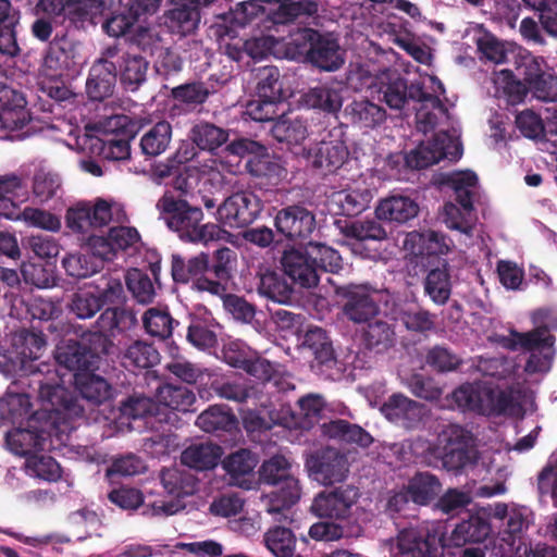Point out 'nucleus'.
<instances>
[{
  "mask_svg": "<svg viewBox=\"0 0 557 557\" xmlns=\"http://www.w3.org/2000/svg\"><path fill=\"white\" fill-rule=\"evenodd\" d=\"M277 24L273 23V26ZM274 32H278L276 27L269 29V34L252 37L244 41L245 51L247 54L256 60L265 59L269 55H273L277 59H292L295 55V51L289 49V41H286L283 37H276Z\"/></svg>",
  "mask_w": 557,
  "mask_h": 557,
  "instance_id": "obj_31",
  "label": "nucleus"
},
{
  "mask_svg": "<svg viewBox=\"0 0 557 557\" xmlns=\"http://www.w3.org/2000/svg\"><path fill=\"white\" fill-rule=\"evenodd\" d=\"M24 95L8 85V76L0 69V139L20 138L14 132L21 131L28 125L25 134L30 132H48L67 129L69 135L75 136V129L72 125L60 122L47 126H36L32 117Z\"/></svg>",
  "mask_w": 557,
  "mask_h": 557,
  "instance_id": "obj_6",
  "label": "nucleus"
},
{
  "mask_svg": "<svg viewBox=\"0 0 557 557\" xmlns=\"http://www.w3.org/2000/svg\"><path fill=\"white\" fill-rule=\"evenodd\" d=\"M261 210V199L252 191L243 190L228 196L216 208L214 216L219 223L238 228L252 223Z\"/></svg>",
  "mask_w": 557,
  "mask_h": 557,
  "instance_id": "obj_14",
  "label": "nucleus"
},
{
  "mask_svg": "<svg viewBox=\"0 0 557 557\" xmlns=\"http://www.w3.org/2000/svg\"><path fill=\"white\" fill-rule=\"evenodd\" d=\"M91 368H86L83 371H78L77 373L67 374V380H65V375H60L58 372H49L46 380L55 374L58 375L55 380H50L53 385L61 386L65 392V399L69 403H75L81 406L82 412L78 417L73 419V425L76 426V419L81 418L84 412L83 406L79 404V400L74 397L65 387V383L74 382L76 388L81 393L82 397L88 401L95 404H101L104 400L109 399L111 396V386L109 383L100 375L95 374Z\"/></svg>",
  "mask_w": 557,
  "mask_h": 557,
  "instance_id": "obj_13",
  "label": "nucleus"
},
{
  "mask_svg": "<svg viewBox=\"0 0 557 557\" xmlns=\"http://www.w3.org/2000/svg\"><path fill=\"white\" fill-rule=\"evenodd\" d=\"M347 82L356 91L370 89L372 94H379V99L394 110L405 108L410 101L417 103L413 107L417 111V131L424 134L426 139L406 154L405 160L409 168L423 169L443 159L455 161L461 157L462 148L457 128L453 127L450 132L441 128L432 136H428L435 129L440 119L448 117L440 99L445 89L437 77L428 76L422 82L407 86L396 71L385 69L372 74L360 65L349 72Z\"/></svg>",
  "mask_w": 557,
  "mask_h": 557,
  "instance_id": "obj_1",
  "label": "nucleus"
},
{
  "mask_svg": "<svg viewBox=\"0 0 557 557\" xmlns=\"http://www.w3.org/2000/svg\"><path fill=\"white\" fill-rule=\"evenodd\" d=\"M125 281L133 297L143 305L152 302L156 297V289L150 277L138 269H131L126 272Z\"/></svg>",
  "mask_w": 557,
  "mask_h": 557,
  "instance_id": "obj_61",
  "label": "nucleus"
},
{
  "mask_svg": "<svg viewBox=\"0 0 557 557\" xmlns=\"http://www.w3.org/2000/svg\"><path fill=\"white\" fill-rule=\"evenodd\" d=\"M114 219L116 221L125 219L123 206L102 198H98L94 202H78L69 208L65 214L66 226L86 239L92 235V230L101 228Z\"/></svg>",
  "mask_w": 557,
  "mask_h": 557,
  "instance_id": "obj_11",
  "label": "nucleus"
},
{
  "mask_svg": "<svg viewBox=\"0 0 557 557\" xmlns=\"http://www.w3.org/2000/svg\"><path fill=\"white\" fill-rule=\"evenodd\" d=\"M438 479L429 472L417 473L408 483L410 499L418 505H426L441 492Z\"/></svg>",
  "mask_w": 557,
  "mask_h": 557,
  "instance_id": "obj_52",
  "label": "nucleus"
},
{
  "mask_svg": "<svg viewBox=\"0 0 557 557\" xmlns=\"http://www.w3.org/2000/svg\"><path fill=\"white\" fill-rule=\"evenodd\" d=\"M472 442L471 432L459 424L449 423L442 428L434 444L418 437L408 444H392L389 449L399 461L410 460L409 450L429 466L459 471L470 466L475 458Z\"/></svg>",
  "mask_w": 557,
  "mask_h": 557,
  "instance_id": "obj_3",
  "label": "nucleus"
},
{
  "mask_svg": "<svg viewBox=\"0 0 557 557\" xmlns=\"http://www.w3.org/2000/svg\"><path fill=\"white\" fill-rule=\"evenodd\" d=\"M161 483L172 499L159 498L144 504L143 515L168 517L177 513L185 507L183 498L195 494L198 485L194 474L178 468L164 469L161 472Z\"/></svg>",
  "mask_w": 557,
  "mask_h": 557,
  "instance_id": "obj_10",
  "label": "nucleus"
},
{
  "mask_svg": "<svg viewBox=\"0 0 557 557\" xmlns=\"http://www.w3.org/2000/svg\"><path fill=\"white\" fill-rule=\"evenodd\" d=\"M490 516H492L490 507L472 512L468 519L454 528L447 539L444 537V547H461L467 543L485 541L492 532Z\"/></svg>",
  "mask_w": 557,
  "mask_h": 557,
  "instance_id": "obj_23",
  "label": "nucleus"
},
{
  "mask_svg": "<svg viewBox=\"0 0 557 557\" xmlns=\"http://www.w3.org/2000/svg\"><path fill=\"white\" fill-rule=\"evenodd\" d=\"M470 34H472V38L483 58L495 64H500L506 61L507 52L504 45L494 35L487 32L483 25H473L470 28Z\"/></svg>",
  "mask_w": 557,
  "mask_h": 557,
  "instance_id": "obj_51",
  "label": "nucleus"
},
{
  "mask_svg": "<svg viewBox=\"0 0 557 557\" xmlns=\"http://www.w3.org/2000/svg\"><path fill=\"white\" fill-rule=\"evenodd\" d=\"M264 147L258 144L257 141L240 138L238 140L232 141L226 147V151L230 156L234 157V161H223L221 159H210L208 163L202 165L201 173L203 175L210 173L220 174L221 171H226L228 173H235L238 168L239 159L251 154L252 157L258 154L261 151H264Z\"/></svg>",
  "mask_w": 557,
  "mask_h": 557,
  "instance_id": "obj_33",
  "label": "nucleus"
},
{
  "mask_svg": "<svg viewBox=\"0 0 557 557\" xmlns=\"http://www.w3.org/2000/svg\"><path fill=\"white\" fill-rule=\"evenodd\" d=\"M215 0H170L172 8L164 13L166 28L180 36L193 34L200 22L199 9Z\"/></svg>",
  "mask_w": 557,
  "mask_h": 557,
  "instance_id": "obj_21",
  "label": "nucleus"
},
{
  "mask_svg": "<svg viewBox=\"0 0 557 557\" xmlns=\"http://www.w3.org/2000/svg\"><path fill=\"white\" fill-rule=\"evenodd\" d=\"M32 404L27 394L9 389L0 399V417L12 425H23L36 411L30 413Z\"/></svg>",
  "mask_w": 557,
  "mask_h": 557,
  "instance_id": "obj_36",
  "label": "nucleus"
},
{
  "mask_svg": "<svg viewBox=\"0 0 557 557\" xmlns=\"http://www.w3.org/2000/svg\"><path fill=\"white\" fill-rule=\"evenodd\" d=\"M54 358L59 367L67 372L61 373L60 370L51 371L47 369L42 377L38 376L33 381V383L38 385V391L40 389V381L45 382L49 372H58L60 375H65V380H67V374L77 373L86 368L94 367L96 356L77 341L63 339L57 345Z\"/></svg>",
  "mask_w": 557,
  "mask_h": 557,
  "instance_id": "obj_20",
  "label": "nucleus"
},
{
  "mask_svg": "<svg viewBox=\"0 0 557 557\" xmlns=\"http://www.w3.org/2000/svg\"><path fill=\"white\" fill-rule=\"evenodd\" d=\"M286 275L305 288L315 287L319 283V268L306 246L304 250H286L282 258Z\"/></svg>",
  "mask_w": 557,
  "mask_h": 557,
  "instance_id": "obj_24",
  "label": "nucleus"
},
{
  "mask_svg": "<svg viewBox=\"0 0 557 557\" xmlns=\"http://www.w3.org/2000/svg\"><path fill=\"white\" fill-rule=\"evenodd\" d=\"M499 343L511 350L521 348L530 352L524 366L528 374H546L552 369L556 355L555 337L546 334L545 329L535 327L524 333L512 331Z\"/></svg>",
  "mask_w": 557,
  "mask_h": 557,
  "instance_id": "obj_9",
  "label": "nucleus"
},
{
  "mask_svg": "<svg viewBox=\"0 0 557 557\" xmlns=\"http://www.w3.org/2000/svg\"><path fill=\"white\" fill-rule=\"evenodd\" d=\"M90 147L108 160H126L131 156L129 136L101 138L89 136Z\"/></svg>",
  "mask_w": 557,
  "mask_h": 557,
  "instance_id": "obj_55",
  "label": "nucleus"
},
{
  "mask_svg": "<svg viewBox=\"0 0 557 557\" xmlns=\"http://www.w3.org/2000/svg\"><path fill=\"white\" fill-rule=\"evenodd\" d=\"M223 358L234 368L245 370L252 376H264L271 371V363L260 358L255 350L243 341L234 339L223 347Z\"/></svg>",
  "mask_w": 557,
  "mask_h": 557,
  "instance_id": "obj_29",
  "label": "nucleus"
},
{
  "mask_svg": "<svg viewBox=\"0 0 557 557\" xmlns=\"http://www.w3.org/2000/svg\"><path fill=\"white\" fill-rule=\"evenodd\" d=\"M274 225L278 233L292 240H305L315 230L314 214L302 206H288L277 211Z\"/></svg>",
  "mask_w": 557,
  "mask_h": 557,
  "instance_id": "obj_22",
  "label": "nucleus"
},
{
  "mask_svg": "<svg viewBox=\"0 0 557 557\" xmlns=\"http://www.w3.org/2000/svg\"><path fill=\"white\" fill-rule=\"evenodd\" d=\"M456 203L448 201L444 205L442 210V219L445 225L455 231L471 236L474 228V221L472 218L473 202L470 207L466 208L465 201H457Z\"/></svg>",
  "mask_w": 557,
  "mask_h": 557,
  "instance_id": "obj_48",
  "label": "nucleus"
},
{
  "mask_svg": "<svg viewBox=\"0 0 557 557\" xmlns=\"http://www.w3.org/2000/svg\"><path fill=\"white\" fill-rule=\"evenodd\" d=\"M143 324L151 336L168 338L172 335L175 321L166 309L153 307L144 313Z\"/></svg>",
  "mask_w": 557,
  "mask_h": 557,
  "instance_id": "obj_58",
  "label": "nucleus"
},
{
  "mask_svg": "<svg viewBox=\"0 0 557 557\" xmlns=\"http://www.w3.org/2000/svg\"><path fill=\"white\" fill-rule=\"evenodd\" d=\"M373 198L372 191L363 183H354L331 196V203L336 208L335 213L357 215L363 212Z\"/></svg>",
  "mask_w": 557,
  "mask_h": 557,
  "instance_id": "obj_32",
  "label": "nucleus"
},
{
  "mask_svg": "<svg viewBox=\"0 0 557 557\" xmlns=\"http://www.w3.org/2000/svg\"><path fill=\"white\" fill-rule=\"evenodd\" d=\"M122 362L127 369H148L159 362V352L145 341H134L125 348Z\"/></svg>",
  "mask_w": 557,
  "mask_h": 557,
  "instance_id": "obj_50",
  "label": "nucleus"
},
{
  "mask_svg": "<svg viewBox=\"0 0 557 557\" xmlns=\"http://www.w3.org/2000/svg\"><path fill=\"white\" fill-rule=\"evenodd\" d=\"M348 150L339 139L321 140L308 150L304 149V157L314 168L324 172L339 169L347 159Z\"/></svg>",
  "mask_w": 557,
  "mask_h": 557,
  "instance_id": "obj_30",
  "label": "nucleus"
},
{
  "mask_svg": "<svg viewBox=\"0 0 557 557\" xmlns=\"http://www.w3.org/2000/svg\"><path fill=\"white\" fill-rule=\"evenodd\" d=\"M310 61L321 70L333 72L344 63L338 42L326 36H319L309 51Z\"/></svg>",
  "mask_w": 557,
  "mask_h": 557,
  "instance_id": "obj_35",
  "label": "nucleus"
},
{
  "mask_svg": "<svg viewBox=\"0 0 557 557\" xmlns=\"http://www.w3.org/2000/svg\"><path fill=\"white\" fill-rule=\"evenodd\" d=\"M11 346L17 361L23 363L22 374H35L37 371L44 373L42 369L33 364L46 349V339L42 334L17 332L11 338Z\"/></svg>",
  "mask_w": 557,
  "mask_h": 557,
  "instance_id": "obj_28",
  "label": "nucleus"
},
{
  "mask_svg": "<svg viewBox=\"0 0 557 557\" xmlns=\"http://www.w3.org/2000/svg\"><path fill=\"white\" fill-rule=\"evenodd\" d=\"M490 509L494 518L507 519V534L513 536H522V533L534 520L533 511L527 506L497 503L490 506Z\"/></svg>",
  "mask_w": 557,
  "mask_h": 557,
  "instance_id": "obj_34",
  "label": "nucleus"
},
{
  "mask_svg": "<svg viewBox=\"0 0 557 557\" xmlns=\"http://www.w3.org/2000/svg\"><path fill=\"white\" fill-rule=\"evenodd\" d=\"M442 184L448 186L457 201H465L466 208L470 207L479 189V180L473 171H454L444 174Z\"/></svg>",
  "mask_w": 557,
  "mask_h": 557,
  "instance_id": "obj_39",
  "label": "nucleus"
},
{
  "mask_svg": "<svg viewBox=\"0 0 557 557\" xmlns=\"http://www.w3.org/2000/svg\"><path fill=\"white\" fill-rule=\"evenodd\" d=\"M172 140V126L161 121L147 129L140 138V149L147 157H158L165 152Z\"/></svg>",
  "mask_w": 557,
  "mask_h": 557,
  "instance_id": "obj_46",
  "label": "nucleus"
},
{
  "mask_svg": "<svg viewBox=\"0 0 557 557\" xmlns=\"http://www.w3.org/2000/svg\"><path fill=\"white\" fill-rule=\"evenodd\" d=\"M230 134L213 123L200 121L189 131V139L201 150L214 151L228 140Z\"/></svg>",
  "mask_w": 557,
  "mask_h": 557,
  "instance_id": "obj_41",
  "label": "nucleus"
},
{
  "mask_svg": "<svg viewBox=\"0 0 557 557\" xmlns=\"http://www.w3.org/2000/svg\"><path fill=\"white\" fill-rule=\"evenodd\" d=\"M385 545L392 557H440L444 548L441 523L428 522L420 528H406Z\"/></svg>",
  "mask_w": 557,
  "mask_h": 557,
  "instance_id": "obj_8",
  "label": "nucleus"
},
{
  "mask_svg": "<svg viewBox=\"0 0 557 557\" xmlns=\"http://www.w3.org/2000/svg\"><path fill=\"white\" fill-rule=\"evenodd\" d=\"M424 290L436 305L446 304L451 293L450 276L446 262L428 273L424 281Z\"/></svg>",
  "mask_w": 557,
  "mask_h": 557,
  "instance_id": "obj_53",
  "label": "nucleus"
},
{
  "mask_svg": "<svg viewBox=\"0 0 557 557\" xmlns=\"http://www.w3.org/2000/svg\"><path fill=\"white\" fill-rule=\"evenodd\" d=\"M358 498V488L350 485L321 492L314 497L311 511L320 518L344 521L350 518Z\"/></svg>",
  "mask_w": 557,
  "mask_h": 557,
  "instance_id": "obj_17",
  "label": "nucleus"
},
{
  "mask_svg": "<svg viewBox=\"0 0 557 557\" xmlns=\"http://www.w3.org/2000/svg\"><path fill=\"white\" fill-rule=\"evenodd\" d=\"M25 472L32 478L47 482H54L61 476V468L52 457L36 454L26 459Z\"/></svg>",
  "mask_w": 557,
  "mask_h": 557,
  "instance_id": "obj_59",
  "label": "nucleus"
},
{
  "mask_svg": "<svg viewBox=\"0 0 557 557\" xmlns=\"http://www.w3.org/2000/svg\"><path fill=\"white\" fill-rule=\"evenodd\" d=\"M222 454L221 447L215 444L209 442L195 443L183 450L181 461L196 470H209L219 463Z\"/></svg>",
  "mask_w": 557,
  "mask_h": 557,
  "instance_id": "obj_38",
  "label": "nucleus"
},
{
  "mask_svg": "<svg viewBox=\"0 0 557 557\" xmlns=\"http://www.w3.org/2000/svg\"><path fill=\"white\" fill-rule=\"evenodd\" d=\"M539 431L537 428L531 431L528 435L519 440L513 447H508L505 453L496 451L490 458L487 463V472L493 475L495 479V484L493 485H482L478 488L476 495L480 497H493L496 495H503L506 493L507 487L505 482L511 474V462L508 456L510 450H516L519 453L527 451L531 449L536 441Z\"/></svg>",
  "mask_w": 557,
  "mask_h": 557,
  "instance_id": "obj_15",
  "label": "nucleus"
},
{
  "mask_svg": "<svg viewBox=\"0 0 557 557\" xmlns=\"http://www.w3.org/2000/svg\"><path fill=\"white\" fill-rule=\"evenodd\" d=\"M419 211L420 207L414 198L399 193L381 199L374 209V214L379 221L401 225L413 220Z\"/></svg>",
  "mask_w": 557,
  "mask_h": 557,
  "instance_id": "obj_27",
  "label": "nucleus"
},
{
  "mask_svg": "<svg viewBox=\"0 0 557 557\" xmlns=\"http://www.w3.org/2000/svg\"><path fill=\"white\" fill-rule=\"evenodd\" d=\"M157 208L168 227L184 240L208 244L221 239L225 234L216 224H201L203 213L200 208L171 195L160 198Z\"/></svg>",
  "mask_w": 557,
  "mask_h": 557,
  "instance_id": "obj_5",
  "label": "nucleus"
},
{
  "mask_svg": "<svg viewBox=\"0 0 557 557\" xmlns=\"http://www.w3.org/2000/svg\"><path fill=\"white\" fill-rule=\"evenodd\" d=\"M271 132L277 141L286 143L288 146H298L308 135L307 126L301 119L283 113L273 123Z\"/></svg>",
  "mask_w": 557,
  "mask_h": 557,
  "instance_id": "obj_49",
  "label": "nucleus"
},
{
  "mask_svg": "<svg viewBox=\"0 0 557 557\" xmlns=\"http://www.w3.org/2000/svg\"><path fill=\"white\" fill-rule=\"evenodd\" d=\"M121 82L129 90H136L145 81L148 71V62L140 55L121 52L115 59Z\"/></svg>",
  "mask_w": 557,
  "mask_h": 557,
  "instance_id": "obj_37",
  "label": "nucleus"
},
{
  "mask_svg": "<svg viewBox=\"0 0 557 557\" xmlns=\"http://www.w3.org/2000/svg\"><path fill=\"white\" fill-rule=\"evenodd\" d=\"M62 191V180L53 172L39 171L33 181V194L40 202L59 197Z\"/></svg>",
  "mask_w": 557,
  "mask_h": 557,
  "instance_id": "obj_64",
  "label": "nucleus"
},
{
  "mask_svg": "<svg viewBox=\"0 0 557 557\" xmlns=\"http://www.w3.org/2000/svg\"><path fill=\"white\" fill-rule=\"evenodd\" d=\"M120 411L122 420L154 419L159 422L169 420L166 412H161L157 401L144 396L129 397L122 404Z\"/></svg>",
  "mask_w": 557,
  "mask_h": 557,
  "instance_id": "obj_40",
  "label": "nucleus"
},
{
  "mask_svg": "<svg viewBox=\"0 0 557 557\" xmlns=\"http://www.w3.org/2000/svg\"><path fill=\"white\" fill-rule=\"evenodd\" d=\"M305 468L310 479L329 486L344 482L349 474L350 465L346 454L325 447L307 454Z\"/></svg>",
  "mask_w": 557,
  "mask_h": 557,
  "instance_id": "obj_12",
  "label": "nucleus"
},
{
  "mask_svg": "<svg viewBox=\"0 0 557 557\" xmlns=\"http://www.w3.org/2000/svg\"><path fill=\"white\" fill-rule=\"evenodd\" d=\"M156 398L161 412H164L166 409L189 411L196 400L195 394L189 388L172 384L160 386Z\"/></svg>",
  "mask_w": 557,
  "mask_h": 557,
  "instance_id": "obj_43",
  "label": "nucleus"
},
{
  "mask_svg": "<svg viewBox=\"0 0 557 557\" xmlns=\"http://www.w3.org/2000/svg\"><path fill=\"white\" fill-rule=\"evenodd\" d=\"M116 58H119V48L110 46L92 64L86 83L87 95L91 100L101 101L113 94L117 75Z\"/></svg>",
  "mask_w": 557,
  "mask_h": 557,
  "instance_id": "obj_16",
  "label": "nucleus"
},
{
  "mask_svg": "<svg viewBox=\"0 0 557 557\" xmlns=\"http://www.w3.org/2000/svg\"><path fill=\"white\" fill-rule=\"evenodd\" d=\"M401 247L406 253L416 257L442 256L450 251L453 240L445 234L433 230L412 231L405 234Z\"/></svg>",
  "mask_w": 557,
  "mask_h": 557,
  "instance_id": "obj_26",
  "label": "nucleus"
},
{
  "mask_svg": "<svg viewBox=\"0 0 557 557\" xmlns=\"http://www.w3.org/2000/svg\"><path fill=\"white\" fill-rule=\"evenodd\" d=\"M290 467V461L283 455L273 456L261 467V479L268 484L277 485L262 498L269 513H280L300 498L299 482L289 473Z\"/></svg>",
  "mask_w": 557,
  "mask_h": 557,
  "instance_id": "obj_7",
  "label": "nucleus"
},
{
  "mask_svg": "<svg viewBox=\"0 0 557 557\" xmlns=\"http://www.w3.org/2000/svg\"><path fill=\"white\" fill-rule=\"evenodd\" d=\"M354 124L361 128H376L381 126L386 120L385 110L369 101V100H355L346 108Z\"/></svg>",
  "mask_w": 557,
  "mask_h": 557,
  "instance_id": "obj_44",
  "label": "nucleus"
},
{
  "mask_svg": "<svg viewBox=\"0 0 557 557\" xmlns=\"http://www.w3.org/2000/svg\"><path fill=\"white\" fill-rule=\"evenodd\" d=\"M302 101L308 108L326 113H336L343 106L339 89L329 84L310 88L302 95Z\"/></svg>",
  "mask_w": 557,
  "mask_h": 557,
  "instance_id": "obj_42",
  "label": "nucleus"
},
{
  "mask_svg": "<svg viewBox=\"0 0 557 557\" xmlns=\"http://www.w3.org/2000/svg\"><path fill=\"white\" fill-rule=\"evenodd\" d=\"M263 543L274 557H294L296 536L287 528L274 527L263 535Z\"/></svg>",
  "mask_w": 557,
  "mask_h": 557,
  "instance_id": "obj_54",
  "label": "nucleus"
},
{
  "mask_svg": "<svg viewBox=\"0 0 557 557\" xmlns=\"http://www.w3.org/2000/svg\"><path fill=\"white\" fill-rule=\"evenodd\" d=\"M375 290L368 284H350L341 287L339 294L346 299L343 312L354 323H369L377 313Z\"/></svg>",
  "mask_w": 557,
  "mask_h": 557,
  "instance_id": "obj_18",
  "label": "nucleus"
},
{
  "mask_svg": "<svg viewBox=\"0 0 557 557\" xmlns=\"http://www.w3.org/2000/svg\"><path fill=\"white\" fill-rule=\"evenodd\" d=\"M57 376L40 381L37 398L40 407L27 423L7 432L5 444L13 454L28 458L39 450H59L69 444L73 419L81 414L82 408L66 401L64 389L50 382Z\"/></svg>",
  "mask_w": 557,
  "mask_h": 557,
  "instance_id": "obj_2",
  "label": "nucleus"
},
{
  "mask_svg": "<svg viewBox=\"0 0 557 557\" xmlns=\"http://www.w3.org/2000/svg\"><path fill=\"white\" fill-rule=\"evenodd\" d=\"M302 345L309 348L315 359L324 363L332 360L333 348L325 331L319 326H309L304 335Z\"/></svg>",
  "mask_w": 557,
  "mask_h": 557,
  "instance_id": "obj_62",
  "label": "nucleus"
},
{
  "mask_svg": "<svg viewBox=\"0 0 557 557\" xmlns=\"http://www.w3.org/2000/svg\"><path fill=\"white\" fill-rule=\"evenodd\" d=\"M299 412L295 413L290 406L282 405V416L273 418L286 429H310L321 418L325 403L320 395L309 394L298 400Z\"/></svg>",
  "mask_w": 557,
  "mask_h": 557,
  "instance_id": "obj_25",
  "label": "nucleus"
},
{
  "mask_svg": "<svg viewBox=\"0 0 557 557\" xmlns=\"http://www.w3.org/2000/svg\"><path fill=\"white\" fill-rule=\"evenodd\" d=\"M196 424L205 432L227 431L237 428V419L225 406L214 405L198 416Z\"/></svg>",
  "mask_w": 557,
  "mask_h": 557,
  "instance_id": "obj_47",
  "label": "nucleus"
},
{
  "mask_svg": "<svg viewBox=\"0 0 557 557\" xmlns=\"http://www.w3.org/2000/svg\"><path fill=\"white\" fill-rule=\"evenodd\" d=\"M101 308V299L94 288L78 290L70 304V311L83 320L92 318Z\"/></svg>",
  "mask_w": 557,
  "mask_h": 557,
  "instance_id": "obj_63",
  "label": "nucleus"
},
{
  "mask_svg": "<svg viewBox=\"0 0 557 557\" xmlns=\"http://www.w3.org/2000/svg\"><path fill=\"white\" fill-rule=\"evenodd\" d=\"M450 409L473 411L485 416L522 417L529 395L521 387L508 391L495 389L487 383H468L456 388L451 394Z\"/></svg>",
  "mask_w": 557,
  "mask_h": 557,
  "instance_id": "obj_4",
  "label": "nucleus"
},
{
  "mask_svg": "<svg viewBox=\"0 0 557 557\" xmlns=\"http://www.w3.org/2000/svg\"><path fill=\"white\" fill-rule=\"evenodd\" d=\"M336 226L343 235L359 242H381L387 237V232L379 222V220H358L351 222L345 221L344 223L342 221H337Z\"/></svg>",
  "mask_w": 557,
  "mask_h": 557,
  "instance_id": "obj_45",
  "label": "nucleus"
},
{
  "mask_svg": "<svg viewBox=\"0 0 557 557\" xmlns=\"http://www.w3.org/2000/svg\"><path fill=\"white\" fill-rule=\"evenodd\" d=\"M380 412L389 422L407 430L418 429L424 421L428 410L424 405L396 393L388 397Z\"/></svg>",
  "mask_w": 557,
  "mask_h": 557,
  "instance_id": "obj_19",
  "label": "nucleus"
},
{
  "mask_svg": "<svg viewBox=\"0 0 557 557\" xmlns=\"http://www.w3.org/2000/svg\"><path fill=\"white\" fill-rule=\"evenodd\" d=\"M395 319L411 332L426 333L435 330V315L424 309H399Z\"/></svg>",
  "mask_w": 557,
  "mask_h": 557,
  "instance_id": "obj_60",
  "label": "nucleus"
},
{
  "mask_svg": "<svg viewBox=\"0 0 557 557\" xmlns=\"http://www.w3.org/2000/svg\"><path fill=\"white\" fill-rule=\"evenodd\" d=\"M475 367L483 375L512 382L519 369L513 360L504 357H479Z\"/></svg>",
  "mask_w": 557,
  "mask_h": 557,
  "instance_id": "obj_57",
  "label": "nucleus"
},
{
  "mask_svg": "<svg viewBox=\"0 0 557 557\" xmlns=\"http://www.w3.org/2000/svg\"><path fill=\"white\" fill-rule=\"evenodd\" d=\"M492 79L495 86V96L504 98L510 104L521 102L527 96L524 85L516 81L509 70L495 72Z\"/></svg>",
  "mask_w": 557,
  "mask_h": 557,
  "instance_id": "obj_56",
  "label": "nucleus"
}]
</instances>
